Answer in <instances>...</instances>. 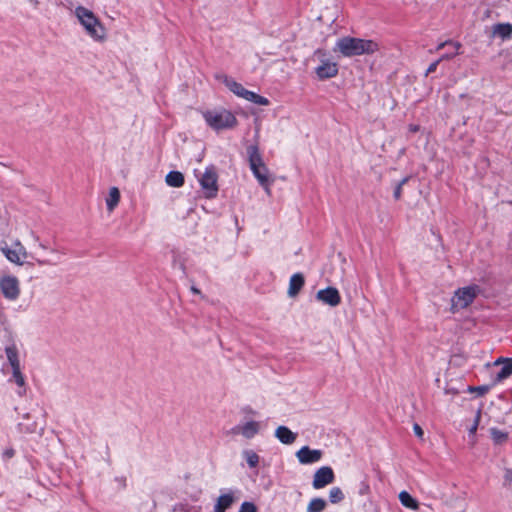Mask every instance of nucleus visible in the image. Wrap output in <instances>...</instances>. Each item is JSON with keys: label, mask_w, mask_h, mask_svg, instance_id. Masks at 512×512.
Returning a JSON list of instances; mask_svg holds the SVG:
<instances>
[{"label": "nucleus", "mask_w": 512, "mask_h": 512, "mask_svg": "<svg viewBox=\"0 0 512 512\" xmlns=\"http://www.w3.org/2000/svg\"><path fill=\"white\" fill-rule=\"evenodd\" d=\"M272 182H273V180H272L271 178H268L265 184H260V185L264 188L265 192H266L268 195H270V194H271V188H270V186H271Z\"/></svg>", "instance_id": "nucleus-34"}, {"label": "nucleus", "mask_w": 512, "mask_h": 512, "mask_svg": "<svg viewBox=\"0 0 512 512\" xmlns=\"http://www.w3.org/2000/svg\"><path fill=\"white\" fill-rule=\"evenodd\" d=\"M493 441L497 444L503 443L507 440V433L496 428L490 430Z\"/></svg>", "instance_id": "nucleus-28"}, {"label": "nucleus", "mask_w": 512, "mask_h": 512, "mask_svg": "<svg viewBox=\"0 0 512 512\" xmlns=\"http://www.w3.org/2000/svg\"><path fill=\"white\" fill-rule=\"evenodd\" d=\"M36 263L39 265V266H47V265H56L57 264V261H52V260H48V259H35Z\"/></svg>", "instance_id": "nucleus-32"}, {"label": "nucleus", "mask_w": 512, "mask_h": 512, "mask_svg": "<svg viewBox=\"0 0 512 512\" xmlns=\"http://www.w3.org/2000/svg\"><path fill=\"white\" fill-rule=\"evenodd\" d=\"M316 299L331 307H336L341 303L340 293L335 287H327L317 291Z\"/></svg>", "instance_id": "nucleus-15"}, {"label": "nucleus", "mask_w": 512, "mask_h": 512, "mask_svg": "<svg viewBox=\"0 0 512 512\" xmlns=\"http://www.w3.org/2000/svg\"><path fill=\"white\" fill-rule=\"evenodd\" d=\"M445 45H453L455 50H459L460 47H461V44L458 43V42H452V41H445V42H442L440 43L438 46H437V50H441Z\"/></svg>", "instance_id": "nucleus-30"}, {"label": "nucleus", "mask_w": 512, "mask_h": 512, "mask_svg": "<svg viewBox=\"0 0 512 512\" xmlns=\"http://www.w3.org/2000/svg\"><path fill=\"white\" fill-rule=\"evenodd\" d=\"M314 57L319 61V65L315 68V74L319 80L330 79L338 74L337 63L332 61L324 50L317 49Z\"/></svg>", "instance_id": "nucleus-8"}, {"label": "nucleus", "mask_w": 512, "mask_h": 512, "mask_svg": "<svg viewBox=\"0 0 512 512\" xmlns=\"http://www.w3.org/2000/svg\"><path fill=\"white\" fill-rule=\"evenodd\" d=\"M456 54H458V50H455L454 53H450V54H444L442 55L438 60L441 62L443 60H448V59H451L453 58Z\"/></svg>", "instance_id": "nucleus-37"}, {"label": "nucleus", "mask_w": 512, "mask_h": 512, "mask_svg": "<svg viewBox=\"0 0 512 512\" xmlns=\"http://www.w3.org/2000/svg\"><path fill=\"white\" fill-rule=\"evenodd\" d=\"M0 292L6 300L17 301L21 294L19 279L14 275H2L0 277Z\"/></svg>", "instance_id": "nucleus-10"}, {"label": "nucleus", "mask_w": 512, "mask_h": 512, "mask_svg": "<svg viewBox=\"0 0 512 512\" xmlns=\"http://www.w3.org/2000/svg\"><path fill=\"white\" fill-rule=\"evenodd\" d=\"M0 251L9 262L17 266L24 265L26 259L30 256L26 248L18 239H16L11 246H8L7 244L1 245Z\"/></svg>", "instance_id": "nucleus-9"}, {"label": "nucleus", "mask_w": 512, "mask_h": 512, "mask_svg": "<svg viewBox=\"0 0 512 512\" xmlns=\"http://www.w3.org/2000/svg\"><path fill=\"white\" fill-rule=\"evenodd\" d=\"M411 130H412V131H416V130H417V128H416V127H412V128H411Z\"/></svg>", "instance_id": "nucleus-44"}, {"label": "nucleus", "mask_w": 512, "mask_h": 512, "mask_svg": "<svg viewBox=\"0 0 512 512\" xmlns=\"http://www.w3.org/2000/svg\"><path fill=\"white\" fill-rule=\"evenodd\" d=\"M191 291L194 293V294H200V290L194 286L191 287Z\"/></svg>", "instance_id": "nucleus-43"}, {"label": "nucleus", "mask_w": 512, "mask_h": 512, "mask_svg": "<svg viewBox=\"0 0 512 512\" xmlns=\"http://www.w3.org/2000/svg\"><path fill=\"white\" fill-rule=\"evenodd\" d=\"M406 182V179H403L401 181V183L396 187L395 191H394V197L395 199H399L401 197V192H402V185Z\"/></svg>", "instance_id": "nucleus-33"}, {"label": "nucleus", "mask_w": 512, "mask_h": 512, "mask_svg": "<svg viewBox=\"0 0 512 512\" xmlns=\"http://www.w3.org/2000/svg\"><path fill=\"white\" fill-rule=\"evenodd\" d=\"M74 15L85 34L93 41L103 43L107 40L106 27L92 10L79 5L74 9Z\"/></svg>", "instance_id": "nucleus-1"}, {"label": "nucleus", "mask_w": 512, "mask_h": 512, "mask_svg": "<svg viewBox=\"0 0 512 512\" xmlns=\"http://www.w3.org/2000/svg\"><path fill=\"white\" fill-rule=\"evenodd\" d=\"M51 253L56 256L57 259L60 258V252L57 249H51Z\"/></svg>", "instance_id": "nucleus-42"}, {"label": "nucleus", "mask_w": 512, "mask_h": 512, "mask_svg": "<svg viewBox=\"0 0 512 512\" xmlns=\"http://www.w3.org/2000/svg\"><path fill=\"white\" fill-rule=\"evenodd\" d=\"M335 475L331 467L323 466L316 470L313 476V488L322 489L325 486L334 482Z\"/></svg>", "instance_id": "nucleus-13"}, {"label": "nucleus", "mask_w": 512, "mask_h": 512, "mask_svg": "<svg viewBox=\"0 0 512 512\" xmlns=\"http://www.w3.org/2000/svg\"><path fill=\"white\" fill-rule=\"evenodd\" d=\"M344 499V493L339 487H333L329 491V500L331 503L336 504Z\"/></svg>", "instance_id": "nucleus-27"}, {"label": "nucleus", "mask_w": 512, "mask_h": 512, "mask_svg": "<svg viewBox=\"0 0 512 512\" xmlns=\"http://www.w3.org/2000/svg\"><path fill=\"white\" fill-rule=\"evenodd\" d=\"M206 124L213 130H225L234 128L238 121L235 115L224 108H214L202 111Z\"/></svg>", "instance_id": "nucleus-3"}, {"label": "nucleus", "mask_w": 512, "mask_h": 512, "mask_svg": "<svg viewBox=\"0 0 512 512\" xmlns=\"http://www.w3.org/2000/svg\"><path fill=\"white\" fill-rule=\"evenodd\" d=\"M242 457L250 468H256L260 462V456L252 449L243 450Z\"/></svg>", "instance_id": "nucleus-24"}, {"label": "nucleus", "mask_w": 512, "mask_h": 512, "mask_svg": "<svg viewBox=\"0 0 512 512\" xmlns=\"http://www.w3.org/2000/svg\"><path fill=\"white\" fill-rule=\"evenodd\" d=\"M248 160L250 169L258 180L259 184H265L267 179L270 178L269 169L264 164L262 156L259 152L257 145H251L247 148Z\"/></svg>", "instance_id": "nucleus-6"}, {"label": "nucleus", "mask_w": 512, "mask_h": 512, "mask_svg": "<svg viewBox=\"0 0 512 512\" xmlns=\"http://www.w3.org/2000/svg\"><path fill=\"white\" fill-rule=\"evenodd\" d=\"M216 80L226 86L229 91L235 94L237 97L242 98L246 101L255 103L261 106H267L270 104L269 100L266 97L256 94L255 92L249 91L243 87V85L237 82L232 77L219 73L215 76Z\"/></svg>", "instance_id": "nucleus-5"}, {"label": "nucleus", "mask_w": 512, "mask_h": 512, "mask_svg": "<svg viewBox=\"0 0 512 512\" xmlns=\"http://www.w3.org/2000/svg\"><path fill=\"white\" fill-rule=\"evenodd\" d=\"M261 429L260 422L248 421L243 424H239L232 429L234 434H240L246 439H251L256 436Z\"/></svg>", "instance_id": "nucleus-16"}, {"label": "nucleus", "mask_w": 512, "mask_h": 512, "mask_svg": "<svg viewBox=\"0 0 512 512\" xmlns=\"http://www.w3.org/2000/svg\"><path fill=\"white\" fill-rule=\"evenodd\" d=\"M505 478L509 481H512V469L506 471Z\"/></svg>", "instance_id": "nucleus-40"}, {"label": "nucleus", "mask_w": 512, "mask_h": 512, "mask_svg": "<svg viewBox=\"0 0 512 512\" xmlns=\"http://www.w3.org/2000/svg\"><path fill=\"white\" fill-rule=\"evenodd\" d=\"M275 437L283 444L290 445L295 442L297 434L286 426H279L275 430Z\"/></svg>", "instance_id": "nucleus-19"}, {"label": "nucleus", "mask_w": 512, "mask_h": 512, "mask_svg": "<svg viewBox=\"0 0 512 512\" xmlns=\"http://www.w3.org/2000/svg\"><path fill=\"white\" fill-rule=\"evenodd\" d=\"M5 354L7 362L11 368V377L9 381L15 383L19 388L25 387V377L21 371V365L19 360V352L14 344L6 346Z\"/></svg>", "instance_id": "nucleus-7"}, {"label": "nucleus", "mask_w": 512, "mask_h": 512, "mask_svg": "<svg viewBox=\"0 0 512 512\" xmlns=\"http://www.w3.org/2000/svg\"><path fill=\"white\" fill-rule=\"evenodd\" d=\"M505 361H509L508 359H504V358H498L495 362H494V365H499V364H504Z\"/></svg>", "instance_id": "nucleus-41"}, {"label": "nucleus", "mask_w": 512, "mask_h": 512, "mask_svg": "<svg viewBox=\"0 0 512 512\" xmlns=\"http://www.w3.org/2000/svg\"><path fill=\"white\" fill-rule=\"evenodd\" d=\"M398 497L399 501L404 507L412 510H417L419 508V502L415 498H413L407 491H401Z\"/></svg>", "instance_id": "nucleus-23"}, {"label": "nucleus", "mask_w": 512, "mask_h": 512, "mask_svg": "<svg viewBox=\"0 0 512 512\" xmlns=\"http://www.w3.org/2000/svg\"><path fill=\"white\" fill-rule=\"evenodd\" d=\"M335 52H340L344 57L372 54L378 51V44L372 40L343 37L337 40Z\"/></svg>", "instance_id": "nucleus-2"}, {"label": "nucleus", "mask_w": 512, "mask_h": 512, "mask_svg": "<svg viewBox=\"0 0 512 512\" xmlns=\"http://www.w3.org/2000/svg\"><path fill=\"white\" fill-rule=\"evenodd\" d=\"M165 181L168 186L179 188L184 184V175L179 171H171L166 175Z\"/></svg>", "instance_id": "nucleus-22"}, {"label": "nucleus", "mask_w": 512, "mask_h": 512, "mask_svg": "<svg viewBox=\"0 0 512 512\" xmlns=\"http://www.w3.org/2000/svg\"><path fill=\"white\" fill-rule=\"evenodd\" d=\"M217 178V173L214 167H207L205 171L199 176V183L201 185L203 194L208 199L214 198L217 195Z\"/></svg>", "instance_id": "nucleus-12"}, {"label": "nucleus", "mask_w": 512, "mask_h": 512, "mask_svg": "<svg viewBox=\"0 0 512 512\" xmlns=\"http://www.w3.org/2000/svg\"><path fill=\"white\" fill-rule=\"evenodd\" d=\"M478 293L479 288L476 285L458 289L452 297V310L456 311L468 307L473 302Z\"/></svg>", "instance_id": "nucleus-11"}, {"label": "nucleus", "mask_w": 512, "mask_h": 512, "mask_svg": "<svg viewBox=\"0 0 512 512\" xmlns=\"http://www.w3.org/2000/svg\"><path fill=\"white\" fill-rule=\"evenodd\" d=\"M512 375V362L505 361L501 370L497 374V380L502 381Z\"/></svg>", "instance_id": "nucleus-26"}, {"label": "nucleus", "mask_w": 512, "mask_h": 512, "mask_svg": "<svg viewBox=\"0 0 512 512\" xmlns=\"http://www.w3.org/2000/svg\"><path fill=\"white\" fill-rule=\"evenodd\" d=\"M305 284V279L303 274L301 273H295L291 276L289 280V287L287 294L289 297L294 298L298 295L300 290L303 288Z\"/></svg>", "instance_id": "nucleus-17"}, {"label": "nucleus", "mask_w": 512, "mask_h": 512, "mask_svg": "<svg viewBox=\"0 0 512 512\" xmlns=\"http://www.w3.org/2000/svg\"><path fill=\"white\" fill-rule=\"evenodd\" d=\"M216 80L226 86L229 91L235 94L237 97L242 98L246 101L255 103L261 106H267L270 104L269 100L266 97L256 94L255 92L249 91L243 87V85L237 82L232 77L219 73L215 76Z\"/></svg>", "instance_id": "nucleus-4"}, {"label": "nucleus", "mask_w": 512, "mask_h": 512, "mask_svg": "<svg viewBox=\"0 0 512 512\" xmlns=\"http://www.w3.org/2000/svg\"><path fill=\"white\" fill-rule=\"evenodd\" d=\"M238 512H257V507L252 502H243Z\"/></svg>", "instance_id": "nucleus-29"}, {"label": "nucleus", "mask_w": 512, "mask_h": 512, "mask_svg": "<svg viewBox=\"0 0 512 512\" xmlns=\"http://www.w3.org/2000/svg\"><path fill=\"white\" fill-rule=\"evenodd\" d=\"M327 506L326 501L323 498H313L307 505V512H323Z\"/></svg>", "instance_id": "nucleus-25"}, {"label": "nucleus", "mask_w": 512, "mask_h": 512, "mask_svg": "<svg viewBox=\"0 0 512 512\" xmlns=\"http://www.w3.org/2000/svg\"><path fill=\"white\" fill-rule=\"evenodd\" d=\"M323 452L319 449H311L309 446H303L296 452V458L302 465L317 463L322 459Z\"/></svg>", "instance_id": "nucleus-14"}, {"label": "nucleus", "mask_w": 512, "mask_h": 512, "mask_svg": "<svg viewBox=\"0 0 512 512\" xmlns=\"http://www.w3.org/2000/svg\"><path fill=\"white\" fill-rule=\"evenodd\" d=\"M493 36H498L502 40H508L512 37V24L499 23L492 27Z\"/></svg>", "instance_id": "nucleus-20"}, {"label": "nucleus", "mask_w": 512, "mask_h": 512, "mask_svg": "<svg viewBox=\"0 0 512 512\" xmlns=\"http://www.w3.org/2000/svg\"><path fill=\"white\" fill-rule=\"evenodd\" d=\"M439 63V60H436L435 62L431 63L426 71V74L428 75L430 73H433L437 69Z\"/></svg>", "instance_id": "nucleus-35"}, {"label": "nucleus", "mask_w": 512, "mask_h": 512, "mask_svg": "<svg viewBox=\"0 0 512 512\" xmlns=\"http://www.w3.org/2000/svg\"><path fill=\"white\" fill-rule=\"evenodd\" d=\"M120 191L117 187H111L109 189L108 196L105 200L107 210L111 213L114 211V209L118 206L120 202Z\"/></svg>", "instance_id": "nucleus-21"}, {"label": "nucleus", "mask_w": 512, "mask_h": 512, "mask_svg": "<svg viewBox=\"0 0 512 512\" xmlns=\"http://www.w3.org/2000/svg\"><path fill=\"white\" fill-rule=\"evenodd\" d=\"M35 240L38 242V246L43 249V250H47L48 247L46 246V244L42 243L39 241V238L38 237H35Z\"/></svg>", "instance_id": "nucleus-39"}, {"label": "nucleus", "mask_w": 512, "mask_h": 512, "mask_svg": "<svg viewBox=\"0 0 512 512\" xmlns=\"http://www.w3.org/2000/svg\"><path fill=\"white\" fill-rule=\"evenodd\" d=\"M413 430H414V433L416 434V436H418L419 438L423 437L424 432L418 424H414Z\"/></svg>", "instance_id": "nucleus-36"}, {"label": "nucleus", "mask_w": 512, "mask_h": 512, "mask_svg": "<svg viewBox=\"0 0 512 512\" xmlns=\"http://www.w3.org/2000/svg\"><path fill=\"white\" fill-rule=\"evenodd\" d=\"M480 415L478 414L475 420L474 425L470 428V433L474 434L477 430L478 422H479Z\"/></svg>", "instance_id": "nucleus-38"}, {"label": "nucleus", "mask_w": 512, "mask_h": 512, "mask_svg": "<svg viewBox=\"0 0 512 512\" xmlns=\"http://www.w3.org/2000/svg\"><path fill=\"white\" fill-rule=\"evenodd\" d=\"M235 496L232 491L221 494L214 506V512H226V510L234 503Z\"/></svg>", "instance_id": "nucleus-18"}, {"label": "nucleus", "mask_w": 512, "mask_h": 512, "mask_svg": "<svg viewBox=\"0 0 512 512\" xmlns=\"http://www.w3.org/2000/svg\"><path fill=\"white\" fill-rule=\"evenodd\" d=\"M15 455V450L13 448H6L3 452H2V457L3 459L5 460H9L11 459L12 457H14Z\"/></svg>", "instance_id": "nucleus-31"}]
</instances>
